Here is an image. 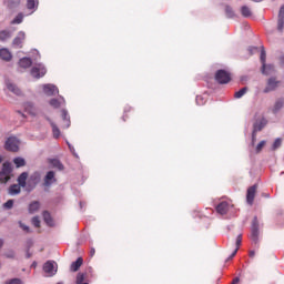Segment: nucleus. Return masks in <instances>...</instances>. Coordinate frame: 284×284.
<instances>
[{
  "instance_id": "1",
  "label": "nucleus",
  "mask_w": 284,
  "mask_h": 284,
  "mask_svg": "<svg viewBox=\"0 0 284 284\" xmlns=\"http://www.w3.org/2000/svg\"><path fill=\"white\" fill-rule=\"evenodd\" d=\"M12 179V163L9 161L2 163V168L0 171V183H8Z\"/></svg>"
},
{
  "instance_id": "2",
  "label": "nucleus",
  "mask_w": 284,
  "mask_h": 284,
  "mask_svg": "<svg viewBox=\"0 0 284 284\" xmlns=\"http://www.w3.org/2000/svg\"><path fill=\"white\" fill-rule=\"evenodd\" d=\"M47 73L48 69H45L43 63H36L31 69V77H33V79H42Z\"/></svg>"
},
{
  "instance_id": "3",
  "label": "nucleus",
  "mask_w": 284,
  "mask_h": 284,
  "mask_svg": "<svg viewBox=\"0 0 284 284\" xmlns=\"http://www.w3.org/2000/svg\"><path fill=\"white\" fill-rule=\"evenodd\" d=\"M21 144V141L17 136H9L6 140L4 148L8 150V152H19V145Z\"/></svg>"
},
{
  "instance_id": "4",
  "label": "nucleus",
  "mask_w": 284,
  "mask_h": 284,
  "mask_svg": "<svg viewBox=\"0 0 284 284\" xmlns=\"http://www.w3.org/2000/svg\"><path fill=\"white\" fill-rule=\"evenodd\" d=\"M232 207H234V205L232 204V201L223 200L215 206V210L217 214H221V216H225V214H227V212H230Z\"/></svg>"
},
{
  "instance_id": "5",
  "label": "nucleus",
  "mask_w": 284,
  "mask_h": 284,
  "mask_svg": "<svg viewBox=\"0 0 284 284\" xmlns=\"http://www.w3.org/2000/svg\"><path fill=\"white\" fill-rule=\"evenodd\" d=\"M215 81H217V83H220L221 85H225L230 81H232V75L230 74V72L221 69L217 70L215 73Z\"/></svg>"
},
{
  "instance_id": "6",
  "label": "nucleus",
  "mask_w": 284,
  "mask_h": 284,
  "mask_svg": "<svg viewBox=\"0 0 284 284\" xmlns=\"http://www.w3.org/2000/svg\"><path fill=\"white\" fill-rule=\"evenodd\" d=\"M261 231L258 230V217L254 216L251 226V241L256 245L258 243V235Z\"/></svg>"
},
{
  "instance_id": "7",
  "label": "nucleus",
  "mask_w": 284,
  "mask_h": 284,
  "mask_svg": "<svg viewBox=\"0 0 284 284\" xmlns=\"http://www.w3.org/2000/svg\"><path fill=\"white\" fill-rule=\"evenodd\" d=\"M43 272L48 274V276H54L57 274V263L54 261H48L43 265Z\"/></svg>"
},
{
  "instance_id": "8",
  "label": "nucleus",
  "mask_w": 284,
  "mask_h": 284,
  "mask_svg": "<svg viewBox=\"0 0 284 284\" xmlns=\"http://www.w3.org/2000/svg\"><path fill=\"white\" fill-rule=\"evenodd\" d=\"M42 92L45 97H54V94L59 93V88L54 84H42Z\"/></svg>"
},
{
  "instance_id": "9",
  "label": "nucleus",
  "mask_w": 284,
  "mask_h": 284,
  "mask_svg": "<svg viewBox=\"0 0 284 284\" xmlns=\"http://www.w3.org/2000/svg\"><path fill=\"white\" fill-rule=\"evenodd\" d=\"M278 81H276V78H270L267 80L266 87L264 89V94H268V92H274L276 88H278Z\"/></svg>"
},
{
  "instance_id": "10",
  "label": "nucleus",
  "mask_w": 284,
  "mask_h": 284,
  "mask_svg": "<svg viewBox=\"0 0 284 284\" xmlns=\"http://www.w3.org/2000/svg\"><path fill=\"white\" fill-rule=\"evenodd\" d=\"M256 184L252 185L251 187L247 189L246 192V203L248 205H254V197L256 196Z\"/></svg>"
},
{
  "instance_id": "11",
  "label": "nucleus",
  "mask_w": 284,
  "mask_h": 284,
  "mask_svg": "<svg viewBox=\"0 0 284 284\" xmlns=\"http://www.w3.org/2000/svg\"><path fill=\"white\" fill-rule=\"evenodd\" d=\"M53 183H57V178L54 171H48L44 176V186L50 187V185H53Z\"/></svg>"
},
{
  "instance_id": "12",
  "label": "nucleus",
  "mask_w": 284,
  "mask_h": 284,
  "mask_svg": "<svg viewBox=\"0 0 284 284\" xmlns=\"http://www.w3.org/2000/svg\"><path fill=\"white\" fill-rule=\"evenodd\" d=\"M6 88L9 90V92H12V94H16V97H21V89L17 87V84L12 83L10 80H6Z\"/></svg>"
},
{
  "instance_id": "13",
  "label": "nucleus",
  "mask_w": 284,
  "mask_h": 284,
  "mask_svg": "<svg viewBox=\"0 0 284 284\" xmlns=\"http://www.w3.org/2000/svg\"><path fill=\"white\" fill-rule=\"evenodd\" d=\"M23 41H26V32L20 31L18 36L13 39L14 48H23Z\"/></svg>"
},
{
  "instance_id": "14",
  "label": "nucleus",
  "mask_w": 284,
  "mask_h": 284,
  "mask_svg": "<svg viewBox=\"0 0 284 284\" xmlns=\"http://www.w3.org/2000/svg\"><path fill=\"white\" fill-rule=\"evenodd\" d=\"M49 104L51 108H54V110H58L61 105H65V98L59 97V98H53L49 101Z\"/></svg>"
},
{
  "instance_id": "15",
  "label": "nucleus",
  "mask_w": 284,
  "mask_h": 284,
  "mask_svg": "<svg viewBox=\"0 0 284 284\" xmlns=\"http://www.w3.org/2000/svg\"><path fill=\"white\" fill-rule=\"evenodd\" d=\"M243 243V235L239 234L236 236V241H235V250L232 252V254L227 257V261H232V258H234L241 247V244Z\"/></svg>"
},
{
  "instance_id": "16",
  "label": "nucleus",
  "mask_w": 284,
  "mask_h": 284,
  "mask_svg": "<svg viewBox=\"0 0 284 284\" xmlns=\"http://www.w3.org/2000/svg\"><path fill=\"white\" fill-rule=\"evenodd\" d=\"M41 182V173L38 171L33 172L29 178V183L33 185V187H37L39 183Z\"/></svg>"
},
{
  "instance_id": "17",
  "label": "nucleus",
  "mask_w": 284,
  "mask_h": 284,
  "mask_svg": "<svg viewBox=\"0 0 284 284\" xmlns=\"http://www.w3.org/2000/svg\"><path fill=\"white\" fill-rule=\"evenodd\" d=\"M266 125H267V120L265 118H262L255 121V123L253 124V131L261 132V130H263V128H265Z\"/></svg>"
},
{
  "instance_id": "18",
  "label": "nucleus",
  "mask_w": 284,
  "mask_h": 284,
  "mask_svg": "<svg viewBox=\"0 0 284 284\" xmlns=\"http://www.w3.org/2000/svg\"><path fill=\"white\" fill-rule=\"evenodd\" d=\"M284 28V4L280 8L278 19H277V30L283 32Z\"/></svg>"
},
{
  "instance_id": "19",
  "label": "nucleus",
  "mask_w": 284,
  "mask_h": 284,
  "mask_svg": "<svg viewBox=\"0 0 284 284\" xmlns=\"http://www.w3.org/2000/svg\"><path fill=\"white\" fill-rule=\"evenodd\" d=\"M282 108H284V99L278 98L272 108L273 114H278L281 112Z\"/></svg>"
},
{
  "instance_id": "20",
  "label": "nucleus",
  "mask_w": 284,
  "mask_h": 284,
  "mask_svg": "<svg viewBox=\"0 0 284 284\" xmlns=\"http://www.w3.org/2000/svg\"><path fill=\"white\" fill-rule=\"evenodd\" d=\"M21 185H19V184H12V185H10L9 186V189H8V194L10 195V196H17L18 194H21Z\"/></svg>"
},
{
  "instance_id": "21",
  "label": "nucleus",
  "mask_w": 284,
  "mask_h": 284,
  "mask_svg": "<svg viewBox=\"0 0 284 284\" xmlns=\"http://www.w3.org/2000/svg\"><path fill=\"white\" fill-rule=\"evenodd\" d=\"M81 265H83V257H78L75 262L71 263L70 272H79Z\"/></svg>"
},
{
  "instance_id": "22",
  "label": "nucleus",
  "mask_w": 284,
  "mask_h": 284,
  "mask_svg": "<svg viewBox=\"0 0 284 284\" xmlns=\"http://www.w3.org/2000/svg\"><path fill=\"white\" fill-rule=\"evenodd\" d=\"M62 121H63V128L68 130L70 128L71 122H70V114L68 113V110L63 109L62 110Z\"/></svg>"
},
{
  "instance_id": "23",
  "label": "nucleus",
  "mask_w": 284,
  "mask_h": 284,
  "mask_svg": "<svg viewBox=\"0 0 284 284\" xmlns=\"http://www.w3.org/2000/svg\"><path fill=\"white\" fill-rule=\"evenodd\" d=\"M18 185H20V187H26V185H28L27 181H28V172H22L18 179Z\"/></svg>"
},
{
  "instance_id": "24",
  "label": "nucleus",
  "mask_w": 284,
  "mask_h": 284,
  "mask_svg": "<svg viewBox=\"0 0 284 284\" xmlns=\"http://www.w3.org/2000/svg\"><path fill=\"white\" fill-rule=\"evenodd\" d=\"M0 59L3 61H10V59H12V53L6 48L0 49Z\"/></svg>"
},
{
  "instance_id": "25",
  "label": "nucleus",
  "mask_w": 284,
  "mask_h": 284,
  "mask_svg": "<svg viewBox=\"0 0 284 284\" xmlns=\"http://www.w3.org/2000/svg\"><path fill=\"white\" fill-rule=\"evenodd\" d=\"M48 121L52 128L53 139H59L61 136V130H59V126L52 120L48 119Z\"/></svg>"
},
{
  "instance_id": "26",
  "label": "nucleus",
  "mask_w": 284,
  "mask_h": 284,
  "mask_svg": "<svg viewBox=\"0 0 284 284\" xmlns=\"http://www.w3.org/2000/svg\"><path fill=\"white\" fill-rule=\"evenodd\" d=\"M19 65H20V68L28 69L32 65V60L28 57L21 58L19 60Z\"/></svg>"
},
{
  "instance_id": "27",
  "label": "nucleus",
  "mask_w": 284,
  "mask_h": 284,
  "mask_svg": "<svg viewBox=\"0 0 284 284\" xmlns=\"http://www.w3.org/2000/svg\"><path fill=\"white\" fill-rule=\"evenodd\" d=\"M43 220L47 223V225H49V227H52L54 225V221L52 220V215H50V212H43Z\"/></svg>"
},
{
  "instance_id": "28",
  "label": "nucleus",
  "mask_w": 284,
  "mask_h": 284,
  "mask_svg": "<svg viewBox=\"0 0 284 284\" xmlns=\"http://www.w3.org/2000/svg\"><path fill=\"white\" fill-rule=\"evenodd\" d=\"M19 3H21V0H4L3 4L7 6L10 10H12V8H17V6H19Z\"/></svg>"
},
{
  "instance_id": "29",
  "label": "nucleus",
  "mask_w": 284,
  "mask_h": 284,
  "mask_svg": "<svg viewBox=\"0 0 284 284\" xmlns=\"http://www.w3.org/2000/svg\"><path fill=\"white\" fill-rule=\"evenodd\" d=\"M50 165L52 168H57L58 170H63V163L59 159H49Z\"/></svg>"
},
{
  "instance_id": "30",
  "label": "nucleus",
  "mask_w": 284,
  "mask_h": 284,
  "mask_svg": "<svg viewBox=\"0 0 284 284\" xmlns=\"http://www.w3.org/2000/svg\"><path fill=\"white\" fill-rule=\"evenodd\" d=\"M28 10H37L39 8V0H27Z\"/></svg>"
},
{
  "instance_id": "31",
  "label": "nucleus",
  "mask_w": 284,
  "mask_h": 284,
  "mask_svg": "<svg viewBox=\"0 0 284 284\" xmlns=\"http://www.w3.org/2000/svg\"><path fill=\"white\" fill-rule=\"evenodd\" d=\"M13 163L16 165V168H23L26 166V159L18 156L13 159Z\"/></svg>"
},
{
  "instance_id": "32",
  "label": "nucleus",
  "mask_w": 284,
  "mask_h": 284,
  "mask_svg": "<svg viewBox=\"0 0 284 284\" xmlns=\"http://www.w3.org/2000/svg\"><path fill=\"white\" fill-rule=\"evenodd\" d=\"M262 72L264 74H273V72H274V64H265V67H263V64H262Z\"/></svg>"
},
{
  "instance_id": "33",
  "label": "nucleus",
  "mask_w": 284,
  "mask_h": 284,
  "mask_svg": "<svg viewBox=\"0 0 284 284\" xmlns=\"http://www.w3.org/2000/svg\"><path fill=\"white\" fill-rule=\"evenodd\" d=\"M24 110L29 114H32V115L37 114V112H34V104H32V102L24 103Z\"/></svg>"
},
{
  "instance_id": "34",
  "label": "nucleus",
  "mask_w": 284,
  "mask_h": 284,
  "mask_svg": "<svg viewBox=\"0 0 284 284\" xmlns=\"http://www.w3.org/2000/svg\"><path fill=\"white\" fill-rule=\"evenodd\" d=\"M246 93H247V87H244L240 89L237 92H235L234 99H243V97H245Z\"/></svg>"
},
{
  "instance_id": "35",
  "label": "nucleus",
  "mask_w": 284,
  "mask_h": 284,
  "mask_svg": "<svg viewBox=\"0 0 284 284\" xmlns=\"http://www.w3.org/2000/svg\"><path fill=\"white\" fill-rule=\"evenodd\" d=\"M195 102L197 105H205L207 103V95H196Z\"/></svg>"
},
{
  "instance_id": "36",
  "label": "nucleus",
  "mask_w": 284,
  "mask_h": 284,
  "mask_svg": "<svg viewBox=\"0 0 284 284\" xmlns=\"http://www.w3.org/2000/svg\"><path fill=\"white\" fill-rule=\"evenodd\" d=\"M40 207L39 202L34 201L32 203L29 204V214H34V212H37Z\"/></svg>"
},
{
  "instance_id": "37",
  "label": "nucleus",
  "mask_w": 284,
  "mask_h": 284,
  "mask_svg": "<svg viewBox=\"0 0 284 284\" xmlns=\"http://www.w3.org/2000/svg\"><path fill=\"white\" fill-rule=\"evenodd\" d=\"M225 14H226L227 19H234V17H236L234 9H232V7H230V6L225 7Z\"/></svg>"
},
{
  "instance_id": "38",
  "label": "nucleus",
  "mask_w": 284,
  "mask_h": 284,
  "mask_svg": "<svg viewBox=\"0 0 284 284\" xmlns=\"http://www.w3.org/2000/svg\"><path fill=\"white\" fill-rule=\"evenodd\" d=\"M241 12H242V17H245V18L252 17V10H250L247 6H243L241 8Z\"/></svg>"
},
{
  "instance_id": "39",
  "label": "nucleus",
  "mask_w": 284,
  "mask_h": 284,
  "mask_svg": "<svg viewBox=\"0 0 284 284\" xmlns=\"http://www.w3.org/2000/svg\"><path fill=\"white\" fill-rule=\"evenodd\" d=\"M266 58H267V54L265 53V48L262 47L261 54H260V61H261L263 68H265Z\"/></svg>"
},
{
  "instance_id": "40",
  "label": "nucleus",
  "mask_w": 284,
  "mask_h": 284,
  "mask_svg": "<svg viewBox=\"0 0 284 284\" xmlns=\"http://www.w3.org/2000/svg\"><path fill=\"white\" fill-rule=\"evenodd\" d=\"M12 34L10 31H0V41H8Z\"/></svg>"
},
{
  "instance_id": "41",
  "label": "nucleus",
  "mask_w": 284,
  "mask_h": 284,
  "mask_svg": "<svg viewBox=\"0 0 284 284\" xmlns=\"http://www.w3.org/2000/svg\"><path fill=\"white\" fill-rule=\"evenodd\" d=\"M12 26L23 23V13H19L12 21Z\"/></svg>"
},
{
  "instance_id": "42",
  "label": "nucleus",
  "mask_w": 284,
  "mask_h": 284,
  "mask_svg": "<svg viewBox=\"0 0 284 284\" xmlns=\"http://www.w3.org/2000/svg\"><path fill=\"white\" fill-rule=\"evenodd\" d=\"M3 210H12L14 207V200H8L3 205Z\"/></svg>"
},
{
  "instance_id": "43",
  "label": "nucleus",
  "mask_w": 284,
  "mask_h": 284,
  "mask_svg": "<svg viewBox=\"0 0 284 284\" xmlns=\"http://www.w3.org/2000/svg\"><path fill=\"white\" fill-rule=\"evenodd\" d=\"M84 281H85V273H78L75 283L83 284Z\"/></svg>"
},
{
  "instance_id": "44",
  "label": "nucleus",
  "mask_w": 284,
  "mask_h": 284,
  "mask_svg": "<svg viewBox=\"0 0 284 284\" xmlns=\"http://www.w3.org/2000/svg\"><path fill=\"white\" fill-rule=\"evenodd\" d=\"M283 140L281 138L275 139L273 145H272V150H278V148L282 145Z\"/></svg>"
},
{
  "instance_id": "45",
  "label": "nucleus",
  "mask_w": 284,
  "mask_h": 284,
  "mask_svg": "<svg viewBox=\"0 0 284 284\" xmlns=\"http://www.w3.org/2000/svg\"><path fill=\"white\" fill-rule=\"evenodd\" d=\"M267 142L265 141V140H262L257 145H256V148H255V152L258 154V153H261V151L263 150V148H265V144H266Z\"/></svg>"
},
{
  "instance_id": "46",
  "label": "nucleus",
  "mask_w": 284,
  "mask_h": 284,
  "mask_svg": "<svg viewBox=\"0 0 284 284\" xmlns=\"http://www.w3.org/2000/svg\"><path fill=\"white\" fill-rule=\"evenodd\" d=\"M67 145H68V148H69L71 154H73V156H75V159H79V154L77 153V150H74V148L72 146V144L67 141Z\"/></svg>"
},
{
  "instance_id": "47",
  "label": "nucleus",
  "mask_w": 284,
  "mask_h": 284,
  "mask_svg": "<svg viewBox=\"0 0 284 284\" xmlns=\"http://www.w3.org/2000/svg\"><path fill=\"white\" fill-rule=\"evenodd\" d=\"M31 223L36 227H41V220H39V216L32 217Z\"/></svg>"
},
{
  "instance_id": "48",
  "label": "nucleus",
  "mask_w": 284,
  "mask_h": 284,
  "mask_svg": "<svg viewBox=\"0 0 284 284\" xmlns=\"http://www.w3.org/2000/svg\"><path fill=\"white\" fill-rule=\"evenodd\" d=\"M19 226L21 227V230H23V232H27L28 234L32 231H30V226L23 224L22 222H19Z\"/></svg>"
},
{
  "instance_id": "49",
  "label": "nucleus",
  "mask_w": 284,
  "mask_h": 284,
  "mask_svg": "<svg viewBox=\"0 0 284 284\" xmlns=\"http://www.w3.org/2000/svg\"><path fill=\"white\" fill-rule=\"evenodd\" d=\"M7 284H23V282H21L19 278H12L11 281L7 282Z\"/></svg>"
},
{
  "instance_id": "50",
  "label": "nucleus",
  "mask_w": 284,
  "mask_h": 284,
  "mask_svg": "<svg viewBox=\"0 0 284 284\" xmlns=\"http://www.w3.org/2000/svg\"><path fill=\"white\" fill-rule=\"evenodd\" d=\"M32 54L37 55L36 58H33V61H38V59H41V54H39V51L37 49L32 50Z\"/></svg>"
},
{
  "instance_id": "51",
  "label": "nucleus",
  "mask_w": 284,
  "mask_h": 284,
  "mask_svg": "<svg viewBox=\"0 0 284 284\" xmlns=\"http://www.w3.org/2000/svg\"><path fill=\"white\" fill-rule=\"evenodd\" d=\"M7 258H14V251H9L4 254Z\"/></svg>"
},
{
  "instance_id": "52",
  "label": "nucleus",
  "mask_w": 284,
  "mask_h": 284,
  "mask_svg": "<svg viewBox=\"0 0 284 284\" xmlns=\"http://www.w3.org/2000/svg\"><path fill=\"white\" fill-rule=\"evenodd\" d=\"M256 133H257V131H254V130H253V132H252V143H251V145H254V143H256Z\"/></svg>"
},
{
  "instance_id": "53",
  "label": "nucleus",
  "mask_w": 284,
  "mask_h": 284,
  "mask_svg": "<svg viewBox=\"0 0 284 284\" xmlns=\"http://www.w3.org/2000/svg\"><path fill=\"white\" fill-rule=\"evenodd\" d=\"M248 51L251 52V54H254V52H258L257 47H250Z\"/></svg>"
},
{
  "instance_id": "54",
  "label": "nucleus",
  "mask_w": 284,
  "mask_h": 284,
  "mask_svg": "<svg viewBox=\"0 0 284 284\" xmlns=\"http://www.w3.org/2000/svg\"><path fill=\"white\" fill-rule=\"evenodd\" d=\"M94 254H97V250H94V247H92V248L90 250V256H94Z\"/></svg>"
},
{
  "instance_id": "55",
  "label": "nucleus",
  "mask_w": 284,
  "mask_h": 284,
  "mask_svg": "<svg viewBox=\"0 0 284 284\" xmlns=\"http://www.w3.org/2000/svg\"><path fill=\"white\" fill-rule=\"evenodd\" d=\"M248 255H250L251 258H254V256L256 255V252L250 251Z\"/></svg>"
},
{
  "instance_id": "56",
  "label": "nucleus",
  "mask_w": 284,
  "mask_h": 284,
  "mask_svg": "<svg viewBox=\"0 0 284 284\" xmlns=\"http://www.w3.org/2000/svg\"><path fill=\"white\" fill-rule=\"evenodd\" d=\"M240 281H241V278L235 277V278L233 280L232 284H239Z\"/></svg>"
},
{
  "instance_id": "57",
  "label": "nucleus",
  "mask_w": 284,
  "mask_h": 284,
  "mask_svg": "<svg viewBox=\"0 0 284 284\" xmlns=\"http://www.w3.org/2000/svg\"><path fill=\"white\" fill-rule=\"evenodd\" d=\"M280 61H281L282 65H284V55H282V57L280 58Z\"/></svg>"
},
{
  "instance_id": "58",
  "label": "nucleus",
  "mask_w": 284,
  "mask_h": 284,
  "mask_svg": "<svg viewBox=\"0 0 284 284\" xmlns=\"http://www.w3.org/2000/svg\"><path fill=\"white\" fill-rule=\"evenodd\" d=\"M3 247V239H0V250Z\"/></svg>"
},
{
  "instance_id": "59",
  "label": "nucleus",
  "mask_w": 284,
  "mask_h": 284,
  "mask_svg": "<svg viewBox=\"0 0 284 284\" xmlns=\"http://www.w3.org/2000/svg\"><path fill=\"white\" fill-rule=\"evenodd\" d=\"M2 161H3V158L0 156V164L2 163Z\"/></svg>"
},
{
  "instance_id": "60",
  "label": "nucleus",
  "mask_w": 284,
  "mask_h": 284,
  "mask_svg": "<svg viewBox=\"0 0 284 284\" xmlns=\"http://www.w3.org/2000/svg\"><path fill=\"white\" fill-rule=\"evenodd\" d=\"M80 207H83V203L82 202H80Z\"/></svg>"
},
{
  "instance_id": "61",
  "label": "nucleus",
  "mask_w": 284,
  "mask_h": 284,
  "mask_svg": "<svg viewBox=\"0 0 284 284\" xmlns=\"http://www.w3.org/2000/svg\"><path fill=\"white\" fill-rule=\"evenodd\" d=\"M27 258H30V254L27 255Z\"/></svg>"
},
{
  "instance_id": "62",
  "label": "nucleus",
  "mask_w": 284,
  "mask_h": 284,
  "mask_svg": "<svg viewBox=\"0 0 284 284\" xmlns=\"http://www.w3.org/2000/svg\"><path fill=\"white\" fill-rule=\"evenodd\" d=\"M124 112H128V109H125Z\"/></svg>"
}]
</instances>
